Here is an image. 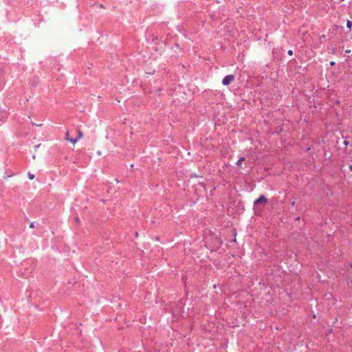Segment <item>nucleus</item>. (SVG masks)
<instances>
[{
    "label": "nucleus",
    "instance_id": "obj_1",
    "mask_svg": "<svg viewBox=\"0 0 352 352\" xmlns=\"http://www.w3.org/2000/svg\"><path fill=\"white\" fill-rule=\"evenodd\" d=\"M268 203V199L264 196L261 195L256 200L254 201V205L255 207L261 206L264 207Z\"/></svg>",
    "mask_w": 352,
    "mask_h": 352
},
{
    "label": "nucleus",
    "instance_id": "obj_2",
    "mask_svg": "<svg viewBox=\"0 0 352 352\" xmlns=\"http://www.w3.org/2000/svg\"><path fill=\"white\" fill-rule=\"evenodd\" d=\"M234 76L232 74L226 76L222 80V84L225 86L230 85L234 80Z\"/></svg>",
    "mask_w": 352,
    "mask_h": 352
},
{
    "label": "nucleus",
    "instance_id": "obj_3",
    "mask_svg": "<svg viewBox=\"0 0 352 352\" xmlns=\"http://www.w3.org/2000/svg\"><path fill=\"white\" fill-rule=\"evenodd\" d=\"M66 135H67L66 140L73 144H75L76 142H77V141L82 137V133L80 131H78V137L75 139L69 138V132L68 131H67Z\"/></svg>",
    "mask_w": 352,
    "mask_h": 352
},
{
    "label": "nucleus",
    "instance_id": "obj_4",
    "mask_svg": "<svg viewBox=\"0 0 352 352\" xmlns=\"http://www.w3.org/2000/svg\"><path fill=\"white\" fill-rule=\"evenodd\" d=\"M245 160V157H240L238 161L236 162V164L238 166L241 167L243 162Z\"/></svg>",
    "mask_w": 352,
    "mask_h": 352
},
{
    "label": "nucleus",
    "instance_id": "obj_5",
    "mask_svg": "<svg viewBox=\"0 0 352 352\" xmlns=\"http://www.w3.org/2000/svg\"><path fill=\"white\" fill-rule=\"evenodd\" d=\"M346 26L348 28H351L352 26V22L351 21H347Z\"/></svg>",
    "mask_w": 352,
    "mask_h": 352
},
{
    "label": "nucleus",
    "instance_id": "obj_6",
    "mask_svg": "<svg viewBox=\"0 0 352 352\" xmlns=\"http://www.w3.org/2000/svg\"><path fill=\"white\" fill-rule=\"evenodd\" d=\"M28 177L30 179H33L34 178V175L30 173H28Z\"/></svg>",
    "mask_w": 352,
    "mask_h": 352
},
{
    "label": "nucleus",
    "instance_id": "obj_7",
    "mask_svg": "<svg viewBox=\"0 0 352 352\" xmlns=\"http://www.w3.org/2000/svg\"><path fill=\"white\" fill-rule=\"evenodd\" d=\"M34 223H35V221H31L30 222V228H34Z\"/></svg>",
    "mask_w": 352,
    "mask_h": 352
},
{
    "label": "nucleus",
    "instance_id": "obj_8",
    "mask_svg": "<svg viewBox=\"0 0 352 352\" xmlns=\"http://www.w3.org/2000/svg\"><path fill=\"white\" fill-rule=\"evenodd\" d=\"M288 54H289V55H292V54H293V52H292V50H289V51L288 52Z\"/></svg>",
    "mask_w": 352,
    "mask_h": 352
},
{
    "label": "nucleus",
    "instance_id": "obj_9",
    "mask_svg": "<svg viewBox=\"0 0 352 352\" xmlns=\"http://www.w3.org/2000/svg\"><path fill=\"white\" fill-rule=\"evenodd\" d=\"M135 236L137 238L138 236V232H135Z\"/></svg>",
    "mask_w": 352,
    "mask_h": 352
},
{
    "label": "nucleus",
    "instance_id": "obj_10",
    "mask_svg": "<svg viewBox=\"0 0 352 352\" xmlns=\"http://www.w3.org/2000/svg\"><path fill=\"white\" fill-rule=\"evenodd\" d=\"M330 65H332V66H333V65H335V62L331 61V62L330 63Z\"/></svg>",
    "mask_w": 352,
    "mask_h": 352
},
{
    "label": "nucleus",
    "instance_id": "obj_11",
    "mask_svg": "<svg viewBox=\"0 0 352 352\" xmlns=\"http://www.w3.org/2000/svg\"><path fill=\"white\" fill-rule=\"evenodd\" d=\"M349 169L352 171V164L349 166Z\"/></svg>",
    "mask_w": 352,
    "mask_h": 352
},
{
    "label": "nucleus",
    "instance_id": "obj_12",
    "mask_svg": "<svg viewBox=\"0 0 352 352\" xmlns=\"http://www.w3.org/2000/svg\"><path fill=\"white\" fill-rule=\"evenodd\" d=\"M155 239H156V241H159L160 240V237L159 236H156Z\"/></svg>",
    "mask_w": 352,
    "mask_h": 352
},
{
    "label": "nucleus",
    "instance_id": "obj_13",
    "mask_svg": "<svg viewBox=\"0 0 352 352\" xmlns=\"http://www.w3.org/2000/svg\"><path fill=\"white\" fill-rule=\"evenodd\" d=\"M118 307H119L120 309H122V305H121V303H119Z\"/></svg>",
    "mask_w": 352,
    "mask_h": 352
},
{
    "label": "nucleus",
    "instance_id": "obj_14",
    "mask_svg": "<svg viewBox=\"0 0 352 352\" xmlns=\"http://www.w3.org/2000/svg\"><path fill=\"white\" fill-rule=\"evenodd\" d=\"M348 143H349L348 142L344 141V144H345V145H347V144H348Z\"/></svg>",
    "mask_w": 352,
    "mask_h": 352
},
{
    "label": "nucleus",
    "instance_id": "obj_15",
    "mask_svg": "<svg viewBox=\"0 0 352 352\" xmlns=\"http://www.w3.org/2000/svg\"><path fill=\"white\" fill-rule=\"evenodd\" d=\"M296 220H300V217H297Z\"/></svg>",
    "mask_w": 352,
    "mask_h": 352
}]
</instances>
